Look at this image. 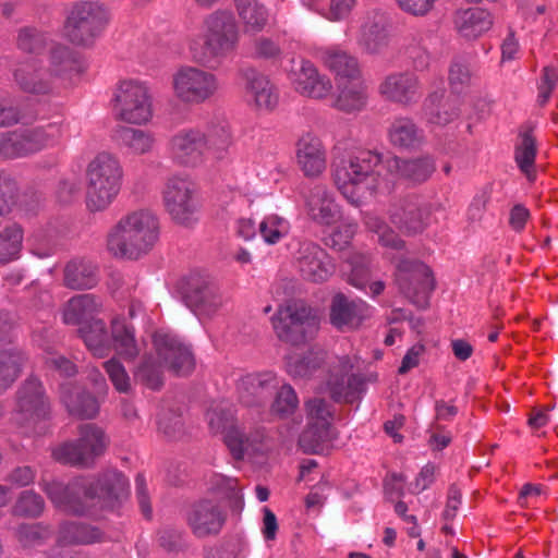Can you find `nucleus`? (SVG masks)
Here are the masks:
<instances>
[{"instance_id": "1", "label": "nucleus", "mask_w": 558, "mask_h": 558, "mask_svg": "<svg viewBox=\"0 0 558 558\" xmlns=\"http://www.w3.org/2000/svg\"><path fill=\"white\" fill-rule=\"evenodd\" d=\"M128 480L117 470L97 476L77 477L69 484L52 481L43 485L56 508L71 514H93L94 509H113L128 495Z\"/></svg>"}, {"instance_id": "2", "label": "nucleus", "mask_w": 558, "mask_h": 558, "mask_svg": "<svg viewBox=\"0 0 558 558\" xmlns=\"http://www.w3.org/2000/svg\"><path fill=\"white\" fill-rule=\"evenodd\" d=\"M240 39V28L233 14L217 10L205 16L202 33L189 41V51L195 63L216 68L238 51Z\"/></svg>"}, {"instance_id": "3", "label": "nucleus", "mask_w": 558, "mask_h": 558, "mask_svg": "<svg viewBox=\"0 0 558 558\" xmlns=\"http://www.w3.org/2000/svg\"><path fill=\"white\" fill-rule=\"evenodd\" d=\"M159 235L158 217L150 210L138 209L117 221L107 234L106 246L116 258L137 260L155 247Z\"/></svg>"}, {"instance_id": "4", "label": "nucleus", "mask_w": 558, "mask_h": 558, "mask_svg": "<svg viewBox=\"0 0 558 558\" xmlns=\"http://www.w3.org/2000/svg\"><path fill=\"white\" fill-rule=\"evenodd\" d=\"M232 143L227 122L215 120L203 128L183 129L171 138L173 158L184 166L221 159Z\"/></svg>"}, {"instance_id": "5", "label": "nucleus", "mask_w": 558, "mask_h": 558, "mask_svg": "<svg viewBox=\"0 0 558 558\" xmlns=\"http://www.w3.org/2000/svg\"><path fill=\"white\" fill-rule=\"evenodd\" d=\"M380 162L381 156L371 150L337 157L331 165L333 183L349 203L360 206L374 192Z\"/></svg>"}, {"instance_id": "6", "label": "nucleus", "mask_w": 558, "mask_h": 558, "mask_svg": "<svg viewBox=\"0 0 558 558\" xmlns=\"http://www.w3.org/2000/svg\"><path fill=\"white\" fill-rule=\"evenodd\" d=\"M123 179L119 159L110 153H99L86 168V206L90 211H102L118 196Z\"/></svg>"}, {"instance_id": "7", "label": "nucleus", "mask_w": 558, "mask_h": 558, "mask_svg": "<svg viewBox=\"0 0 558 558\" xmlns=\"http://www.w3.org/2000/svg\"><path fill=\"white\" fill-rule=\"evenodd\" d=\"M12 417L27 432L44 430L46 422L51 418V404L39 379L29 377L16 390Z\"/></svg>"}, {"instance_id": "8", "label": "nucleus", "mask_w": 558, "mask_h": 558, "mask_svg": "<svg viewBox=\"0 0 558 558\" xmlns=\"http://www.w3.org/2000/svg\"><path fill=\"white\" fill-rule=\"evenodd\" d=\"M174 96L185 105H202L215 98L220 90L218 76L195 65H182L172 75Z\"/></svg>"}, {"instance_id": "9", "label": "nucleus", "mask_w": 558, "mask_h": 558, "mask_svg": "<svg viewBox=\"0 0 558 558\" xmlns=\"http://www.w3.org/2000/svg\"><path fill=\"white\" fill-rule=\"evenodd\" d=\"M108 9L97 1H77L70 9L64 29L75 45H89L109 23Z\"/></svg>"}, {"instance_id": "10", "label": "nucleus", "mask_w": 558, "mask_h": 558, "mask_svg": "<svg viewBox=\"0 0 558 558\" xmlns=\"http://www.w3.org/2000/svg\"><path fill=\"white\" fill-rule=\"evenodd\" d=\"M272 326L281 341L299 345L313 337L318 323L310 306L302 301H292L278 308Z\"/></svg>"}, {"instance_id": "11", "label": "nucleus", "mask_w": 558, "mask_h": 558, "mask_svg": "<svg viewBox=\"0 0 558 558\" xmlns=\"http://www.w3.org/2000/svg\"><path fill=\"white\" fill-rule=\"evenodd\" d=\"M62 135L58 122L31 129H19L0 134V156L5 158L25 157L53 145Z\"/></svg>"}, {"instance_id": "12", "label": "nucleus", "mask_w": 558, "mask_h": 558, "mask_svg": "<svg viewBox=\"0 0 558 558\" xmlns=\"http://www.w3.org/2000/svg\"><path fill=\"white\" fill-rule=\"evenodd\" d=\"M162 199L166 211L177 225L191 227L197 221L199 202L196 186L187 177L169 178L162 192Z\"/></svg>"}, {"instance_id": "13", "label": "nucleus", "mask_w": 558, "mask_h": 558, "mask_svg": "<svg viewBox=\"0 0 558 558\" xmlns=\"http://www.w3.org/2000/svg\"><path fill=\"white\" fill-rule=\"evenodd\" d=\"M107 444L101 428L94 424H84L80 427L78 439L57 447L52 456L63 464L90 466L105 452Z\"/></svg>"}, {"instance_id": "14", "label": "nucleus", "mask_w": 558, "mask_h": 558, "mask_svg": "<svg viewBox=\"0 0 558 558\" xmlns=\"http://www.w3.org/2000/svg\"><path fill=\"white\" fill-rule=\"evenodd\" d=\"M307 427L299 438L305 453H318L333 438L332 409L324 399L315 397L305 402Z\"/></svg>"}, {"instance_id": "15", "label": "nucleus", "mask_w": 558, "mask_h": 558, "mask_svg": "<svg viewBox=\"0 0 558 558\" xmlns=\"http://www.w3.org/2000/svg\"><path fill=\"white\" fill-rule=\"evenodd\" d=\"M396 283L413 304L426 307L428 296L435 289V279L430 268L414 259H401L397 265Z\"/></svg>"}, {"instance_id": "16", "label": "nucleus", "mask_w": 558, "mask_h": 558, "mask_svg": "<svg viewBox=\"0 0 558 558\" xmlns=\"http://www.w3.org/2000/svg\"><path fill=\"white\" fill-rule=\"evenodd\" d=\"M116 111L119 119L133 124L147 122L153 114L148 87L136 81H124L116 93Z\"/></svg>"}, {"instance_id": "17", "label": "nucleus", "mask_w": 558, "mask_h": 558, "mask_svg": "<svg viewBox=\"0 0 558 558\" xmlns=\"http://www.w3.org/2000/svg\"><path fill=\"white\" fill-rule=\"evenodd\" d=\"M293 263L301 277L314 283L326 282L336 271V264L326 250L312 241L299 244Z\"/></svg>"}, {"instance_id": "18", "label": "nucleus", "mask_w": 558, "mask_h": 558, "mask_svg": "<svg viewBox=\"0 0 558 558\" xmlns=\"http://www.w3.org/2000/svg\"><path fill=\"white\" fill-rule=\"evenodd\" d=\"M373 315V308L363 300L349 299L344 293H336L329 305V322L339 331L359 329Z\"/></svg>"}, {"instance_id": "19", "label": "nucleus", "mask_w": 558, "mask_h": 558, "mask_svg": "<svg viewBox=\"0 0 558 558\" xmlns=\"http://www.w3.org/2000/svg\"><path fill=\"white\" fill-rule=\"evenodd\" d=\"M153 343L158 357L170 371L178 375L193 371L195 362L192 351L177 336L159 330L154 333Z\"/></svg>"}, {"instance_id": "20", "label": "nucleus", "mask_w": 558, "mask_h": 558, "mask_svg": "<svg viewBox=\"0 0 558 558\" xmlns=\"http://www.w3.org/2000/svg\"><path fill=\"white\" fill-rule=\"evenodd\" d=\"M377 92L387 101L409 106L421 97V82L411 71H396L383 77Z\"/></svg>"}, {"instance_id": "21", "label": "nucleus", "mask_w": 558, "mask_h": 558, "mask_svg": "<svg viewBox=\"0 0 558 558\" xmlns=\"http://www.w3.org/2000/svg\"><path fill=\"white\" fill-rule=\"evenodd\" d=\"M390 221L407 234L422 232L429 213L416 195H408L393 201L388 210Z\"/></svg>"}, {"instance_id": "22", "label": "nucleus", "mask_w": 558, "mask_h": 558, "mask_svg": "<svg viewBox=\"0 0 558 558\" xmlns=\"http://www.w3.org/2000/svg\"><path fill=\"white\" fill-rule=\"evenodd\" d=\"M352 364L347 356L339 360L330 371L326 381V391L337 401L352 403L364 390V380L360 375L351 373Z\"/></svg>"}, {"instance_id": "23", "label": "nucleus", "mask_w": 558, "mask_h": 558, "mask_svg": "<svg viewBox=\"0 0 558 558\" xmlns=\"http://www.w3.org/2000/svg\"><path fill=\"white\" fill-rule=\"evenodd\" d=\"M13 80L21 92L35 96L50 95L56 87L44 61L39 59L19 63L13 71Z\"/></svg>"}, {"instance_id": "24", "label": "nucleus", "mask_w": 558, "mask_h": 558, "mask_svg": "<svg viewBox=\"0 0 558 558\" xmlns=\"http://www.w3.org/2000/svg\"><path fill=\"white\" fill-rule=\"evenodd\" d=\"M289 77L293 88L305 97L323 99L332 90L330 78L319 73L318 69L308 60H302L299 68L290 72Z\"/></svg>"}, {"instance_id": "25", "label": "nucleus", "mask_w": 558, "mask_h": 558, "mask_svg": "<svg viewBox=\"0 0 558 558\" xmlns=\"http://www.w3.org/2000/svg\"><path fill=\"white\" fill-rule=\"evenodd\" d=\"M186 522L193 534L203 538L217 535L221 531L226 514L216 502L201 500L189 509Z\"/></svg>"}, {"instance_id": "26", "label": "nucleus", "mask_w": 558, "mask_h": 558, "mask_svg": "<svg viewBox=\"0 0 558 558\" xmlns=\"http://www.w3.org/2000/svg\"><path fill=\"white\" fill-rule=\"evenodd\" d=\"M295 156L307 178H317L326 170V149L320 138L313 133H305L299 138Z\"/></svg>"}, {"instance_id": "27", "label": "nucleus", "mask_w": 558, "mask_h": 558, "mask_svg": "<svg viewBox=\"0 0 558 558\" xmlns=\"http://www.w3.org/2000/svg\"><path fill=\"white\" fill-rule=\"evenodd\" d=\"M359 47L368 54L381 53L389 45V22L381 12H373L366 16L362 24Z\"/></svg>"}, {"instance_id": "28", "label": "nucleus", "mask_w": 558, "mask_h": 558, "mask_svg": "<svg viewBox=\"0 0 558 558\" xmlns=\"http://www.w3.org/2000/svg\"><path fill=\"white\" fill-rule=\"evenodd\" d=\"M245 94L250 102L259 110H272L278 104V93L263 73L253 68L242 70Z\"/></svg>"}, {"instance_id": "29", "label": "nucleus", "mask_w": 558, "mask_h": 558, "mask_svg": "<svg viewBox=\"0 0 558 558\" xmlns=\"http://www.w3.org/2000/svg\"><path fill=\"white\" fill-rule=\"evenodd\" d=\"M272 373L247 374L238 383L239 400L246 407L264 405L276 388Z\"/></svg>"}, {"instance_id": "30", "label": "nucleus", "mask_w": 558, "mask_h": 558, "mask_svg": "<svg viewBox=\"0 0 558 558\" xmlns=\"http://www.w3.org/2000/svg\"><path fill=\"white\" fill-rule=\"evenodd\" d=\"M385 166L389 172L415 184L427 181L436 170L435 160L430 156L408 159L393 156L386 159Z\"/></svg>"}, {"instance_id": "31", "label": "nucleus", "mask_w": 558, "mask_h": 558, "mask_svg": "<svg viewBox=\"0 0 558 558\" xmlns=\"http://www.w3.org/2000/svg\"><path fill=\"white\" fill-rule=\"evenodd\" d=\"M305 205L307 215L318 225L330 226L340 217L338 204L324 185H315L310 190Z\"/></svg>"}, {"instance_id": "32", "label": "nucleus", "mask_w": 558, "mask_h": 558, "mask_svg": "<svg viewBox=\"0 0 558 558\" xmlns=\"http://www.w3.org/2000/svg\"><path fill=\"white\" fill-rule=\"evenodd\" d=\"M46 70L53 81L57 78H72L80 75L84 68L77 54L68 46L51 43L47 54Z\"/></svg>"}, {"instance_id": "33", "label": "nucleus", "mask_w": 558, "mask_h": 558, "mask_svg": "<svg viewBox=\"0 0 558 558\" xmlns=\"http://www.w3.org/2000/svg\"><path fill=\"white\" fill-rule=\"evenodd\" d=\"M60 400L69 414L77 418H94L99 412L97 399L83 388L70 383L61 385Z\"/></svg>"}, {"instance_id": "34", "label": "nucleus", "mask_w": 558, "mask_h": 558, "mask_svg": "<svg viewBox=\"0 0 558 558\" xmlns=\"http://www.w3.org/2000/svg\"><path fill=\"white\" fill-rule=\"evenodd\" d=\"M318 56L323 64L335 74L336 77L353 81L360 78V63L357 59L348 51L339 47H329L320 49Z\"/></svg>"}, {"instance_id": "35", "label": "nucleus", "mask_w": 558, "mask_h": 558, "mask_svg": "<svg viewBox=\"0 0 558 558\" xmlns=\"http://www.w3.org/2000/svg\"><path fill=\"white\" fill-rule=\"evenodd\" d=\"M102 303L95 294H78L71 298L63 307L62 319L66 325L83 326L95 319L101 311Z\"/></svg>"}, {"instance_id": "36", "label": "nucleus", "mask_w": 558, "mask_h": 558, "mask_svg": "<svg viewBox=\"0 0 558 558\" xmlns=\"http://www.w3.org/2000/svg\"><path fill=\"white\" fill-rule=\"evenodd\" d=\"M456 31L465 39H475L487 32L493 25L488 11L482 8L459 10L453 17Z\"/></svg>"}, {"instance_id": "37", "label": "nucleus", "mask_w": 558, "mask_h": 558, "mask_svg": "<svg viewBox=\"0 0 558 558\" xmlns=\"http://www.w3.org/2000/svg\"><path fill=\"white\" fill-rule=\"evenodd\" d=\"M234 5L245 33L258 34L270 24V9L260 0H234Z\"/></svg>"}, {"instance_id": "38", "label": "nucleus", "mask_w": 558, "mask_h": 558, "mask_svg": "<svg viewBox=\"0 0 558 558\" xmlns=\"http://www.w3.org/2000/svg\"><path fill=\"white\" fill-rule=\"evenodd\" d=\"M390 143L401 149H416L424 143V131L408 117L396 118L388 129Z\"/></svg>"}, {"instance_id": "39", "label": "nucleus", "mask_w": 558, "mask_h": 558, "mask_svg": "<svg viewBox=\"0 0 558 558\" xmlns=\"http://www.w3.org/2000/svg\"><path fill=\"white\" fill-rule=\"evenodd\" d=\"M111 349L125 361L135 360L141 349L135 339L134 327L123 319L114 318L111 322Z\"/></svg>"}, {"instance_id": "40", "label": "nucleus", "mask_w": 558, "mask_h": 558, "mask_svg": "<svg viewBox=\"0 0 558 558\" xmlns=\"http://www.w3.org/2000/svg\"><path fill=\"white\" fill-rule=\"evenodd\" d=\"M424 118L430 124L446 125L460 113L456 100L446 98L444 93H433L423 106Z\"/></svg>"}, {"instance_id": "41", "label": "nucleus", "mask_w": 558, "mask_h": 558, "mask_svg": "<svg viewBox=\"0 0 558 558\" xmlns=\"http://www.w3.org/2000/svg\"><path fill=\"white\" fill-rule=\"evenodd\" d=\"M65 287L72 290L94 288L97 282V268L86 259L75 258L70 260L63 271Z\"/></svg>"}, {"instance_id": "42", "label": "nucleus", "mask_w": 558, "mask_h": 558, "mask_svg": "<svg viewBox=\"0 0 558 558\" xmlns=\"http://www.w3.org/2000/svg\"><path fill=\"white\" fill-rule=\"evenodd\" d=\"M186 300L196 312L207 316L215 314L222 305L218 290L207 282L192 283Z\"/></svg>"}, {"instance_id": "43", "label": "nucleus", "mask_w": 558, "mask_h": 558, "mask_svg": "<svg viewBox=\"0 0 558 558\" xmlns=\"http://www.w3.org/2000/svg\"><path fill=\"white\" fill-rule=\"evenodd\" d=\"M536 151V138L533 135V128L524 125L519 132L518 142L514 146V160L529 180L534 179Z\"/></svg>"}, {"instance_id": "44", "label": "nucleus", "mask_w": 558, "mask_h": 558, "mask_svg": "<svg viewBox=\"0 0 558 558\" xmlns=\"http://www.w3.org/2000/svg\"><path fill=\"white\" fill-rule=\"evenodd\" d=\"M80 337L88 350L98 357L108 355L111 350L110 339L101 319H93L78 328Z\"/></svg>"}, {"instance_id": "45", "label": "nucleus", "mask_w": 558, "mask_h": 558, "mask_svg": "<svg viewBox=\"0 0 558 558\" xmlns=\"http://www.w3.org/2000/svg\"><path fill=\"white\" fill-rule=\"evenodd\" d=\"M367 104V86L363 82L350 83L339 88L335 108L351 113L361 111Z\"/></svg>"}, {"instance_id": "46", "label": "nucleus", "mask_w": 558, "mask_h": 558, "mask_svg": "<svg viewBox=\"0 0 558 558\" xmlns=\"http://www.w3.org/2000/svg\"><path fill=\"white\" fill-rule=\"evenodd\" d=\"M116 142L134 154H145L154 145L153 135L144 130L120 126L114 131Z\"/></svg>"}, {"instance_id": "47", "label": "nucleus", "mask_w": 558, "mask_h": 558, "mask_svg": "<svg viewBox=\"0 0 558 558\" xmlns=\"http://www.w3.org/2000/svg\"><path fill=\"white\" fill-rule=\"evenodd\" d=\"M51 43L48 34L36 27L24 26L17 32L16 46L25 53L39 54Z\"/></svg>"}, {"instance_id": "48", "label": "nucleus", "mask_w": 558, "mask_h": 558, "mask_svg": "<svg viewBox=\"0 0 558 558\" xmlns=\"http://www.w3.org/2000/svg\"><path fill=\"white\" fill-rule=\"evenodd\" d=\"M61 537L66 543L94 544L106 539L105 534L97 527L83 523H68L61 530Z\"/></svg>"}, {"instance_id": "49", "label": "nucleus", "mask_w": 558, "mask_h": 558, "mask_svg": "<svg viewBox=\"0 0 558 558\" xmlns=\"http://www.w3.org/2000/svg\"><path fill=\"white\" fill-rule=\"evenodd\" d=\"M23 242L22 228L13 223L0 232V263L5 264L19 257Z\"/></svg>"}, {"instance_id": "50", "label": "nucleus", "mask_w": 558, "mask_h": 558, "mask_svg": "<svg viewBox=\"0 0 558 558\" xmlns=\"http://www.w3.org/2000/svg\"><path fill=\"white\" fill-rule=\"evenodd\" d=\"M134 379L151 390H158L163 385L162 367L150 355L144 356L134 371Z\"/></svg>"}, {"instance_id": "51", "label": "nucleus", "mask_w": 558, "mask_h": 558, "mask_svg": "<svg viewBox=\"0 0 558 558\" xmlns=\"http://www.w3.org/2000/svg\"><path fill=\"white\" fill-rule=\"evenodd\" d=\"M23 357L16 351L0 352V393L5 391L17 379Z\"/></svg>"}, {"instance_id": "52", "label": "nucleus", "mask_w": 558, "mask_h": 558, "mask_svg": "<svg viewBox=\"0 0 558 558\" xmlns=\"http://www.w3.org/2000/svg\"><path fill=\"white\" fill-rule=\"evenodd\" d=\"M289 229L290 225L288 220L275 214L266 216L258 223V232L263 240L269 245L276 244L287 236Z\"/></svg>"}, {"instance_id": "53", "label": "nucleus", "mask_w": 558, "mask_h": 558, "mask_svg": "<svg viewBox=\"0 0 558 558\" xmlns=\"http://www.w3.org/2000/svg\"><path fill=\"white\" fill-rule=\"evenodd\" d=\"M350 272L348 275V282L357 288L365 289L371 280L369 258L363 254H352L348 259Z\"/></svg>"}, {"instance_id": "54", "label": "nucleus", "mask_w": 558, "mask_h": 558, "mask_svg": "<svg viewBox=\"0 0 558 558\" xmlns=\"http://www.w3.org/2000/svg\"><path fill=\"white\" fill-rule=\"evenodd\" d=\"M475 75L471 64L464 59H454L449 68V84L456 93H460L469 87Z\"/></svg>"}, {"instance_id": "55", "label": "nucleus", "mask_w": 558, "mask_h": 558, "mask_svg": "<svg viewBox=\"0 0 558 558\" xmlns=\"http://www.w3.org/2000/svg\"><path fill=\"white\" fill-rule=\"evenodd\" d=\"M298 407L299 398L294 389L288 384L282 385L276 393L271 411L281 417H286L294 413Z\"/></svg>"}, {"instance_id": "56", "label": "nucleus", "mask_w": 558, "mask_h": 558, "mask_svg": "<svg viewBox=\"0 0 558 558\" xmlns=\"http://www.w3.org/2000/svg\"><path fill=\"white\" fill-rule=\"evenodd\" d=\"M158 430L168 439H177L183 434L181 415L173 410H162L158 414Z\"/></svg>"}, {"instance_id": "57", "label": "nucleus", "mask_w": 558, "mask_h": 558, "mask_svg": "<svg viewBox=\"0 0 558 558\" xmlns=\"http://www.w3.org/2000/svg\"><path fill=\"white\" fill-rule=\"evenodd\" d=\"M45 508V501L40 495L33 490L23 492L16 504L15 512L25 517H38Z\"/></svg>"}, {"instance_id": "58", "label": "nucleus", "mask_w": 558, "mask_h": 558, "mask_svg": "<svg viewBox=\"0 0 558 558\" xmlns=\"http://www.w3.org/2000/svg\"><path fill=\"white\" fill-rule=\"evenodd\" d=\"M104 366L114 388L119 392H129L131 389L130 376L120 361L112 357L105 362Z\"/></svg>"}, {"instance_id": "59", "label": "nucleus", "mask_w": 558, "mask_h": 558, "mask_svg": "<svg viewBox=\"0 0 558 558\" xmlns=\"http://www.w3.org/2000/svg\"><path fill=\"white\" fill-rule=\"evenodd\" d=\"M225 442L234 459H242L244 452L250 448L248 437L239 427L232 425L226 430Z\"/></svg>"}, {"instance_id": "60", "label": "nucleus", "mask_w": 558, "mask_h": 558, "mask_svg": "<svg viewBox=\"0 0 558 558\" xmlns=\"http://www.w3.org/2000/svg\"><path fill=\"white\" fill-rule=\"evenodd\" d=\"M558 83V68L547 65L543 69L541 83L538 85L537 101L544 106L550 98L556 85Z\"/></svg>"}, {"instance_id": "61", "label": "nucleus", "mask_w": 558, "mask_h": 558, "mask_svg": "<svg viewBox=\"0 0 558 558\" xmlns=\"http://www.w3.org/2000/svg\"><path fill=\"white\" fill-rule=\"evenodd\" d=\"M357 230L356 222H344L337 227V229L330 234L327 245L330 247L341 251L352 240Z\"/></svg>"}, {"instance_id": "62", "label": "nucleus", "mask_w": 558, "mask_h": 558, "mask_svg": "<svg viewBox=\"0 0 558 558\" xmlns=\"http://www.w3.org/2000/svg\"><path fill=\"white\" fill-rule=\"evenodd\" d=\"M232 412L222 404L207 412L208 424L214 433L226 432L230 427L229 424L232 422Z\"/></svg>"}, {"instance_id": "63", "label": "nucleus", "mask_w": 558, "mask_h": 558, "mask_svg": "<svg viewBox=\"0 0 558 558\" xmlns=\"http://www.w3.org/2000/svg\"><path fill=\"white\" fill-rule=\"evenodd\" d=\"M16 183L4 177H0V216L10 213L16 202Z\"/></svg>"}, {"instance_id": "64", "label": "nucleus", "mask_w": 558, "mask_h": 558, "mask_svg": "<svg viewBox=\"0 0 558 558\" xmlns=\"http://www.w3.org/2000/svg\"><path fill=\"white\" fill-rule=\"evenodd\" d=\"M254 56L259 59H278L282 51L278 43L269 37H257L253 43Z\"/></svg>"}]
</instances>
